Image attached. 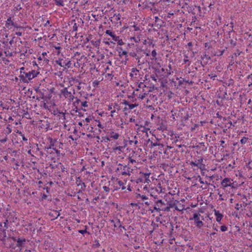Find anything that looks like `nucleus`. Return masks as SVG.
<instances>
[{"instance_id": "nucleus-8", "label": "nucleus", "mask_w": 252, "mask_h": 252, "mask_svg": "<svg viewBox=\"0 0 252 252\" xmlns=\"http://www.w3.org/2000/svg\"><path fill=\"white\" fill-rule=\"evenodd\" d=\"M107 109L110 111V116L111 117H117L118 116L119 111L121 110V106L117 103H111L108 105Z\"/></svg>"}, {"instance_id": "nucleus-56", "label": "nucleus", "mask_w": 252, "mask_h": 252, "mask_svg": "<svg viewBox=\"0 0 252 252\" xmlns=\"http://www.w3.org/2000/svg\"><path fill=\"white\" fill-rule=\"evenodd\" d=\"M71 62L70 61H68L67 63L65 62V67H67L68 68H69L71 66Z\"/></svg>"}, {"instance_id": "nucleus-38", "label": "nucleus", "mask_w": 252, "mask_h": 252, "mask_svg": "<svg viewBox=\"0 0 252 252\" xmlns=\"http://www.w3.org/2000/svg\"><path fill=\"white\" fill-rule=\"evenodd\" d=\"M138 105L136 104H130L129 103L127 107H125V109H129V110H132L134 109L135 107H137Z\"/></svg>"}, {"instance_id": "nucleus-51", "label": "nucleus", "mask_w": 252, "mask_h": 252, "mask_svg": "<svg viewBox=\"0 0 252 252\" xmlns=\"http://www.w3.org/2000/svg\"><path fill=\"white\" fill-rule=\"evenodd\" d=\"M248 140V137H243L240 140V142L242 144H244L247 143Z\"/></svg>"}, {"instance_id": "nucleus-49", "label": "nucleus", "mask_w": 252, "mask_h": 252, "mask_svg": "<svg viewBox=\"0 0 252 252\" xmlns=\"http://www.w3.org/2000/svg\"><path fill=\"white\" fill-rule=\"evenodd\" d=\"M216 44V42L215 41H212L211 43H210V45H209L208 43L206 42V48L208 47L209 49L211 47H212L213 46L215 45Z\"/></svg>"}, {"instance_id": "nucleus-21", "label": "nucleus", "mask_w": 252, "mask_h": 252, "mask_svg": "<svg viewBox=\"0 0 252 252\" xmlns=\"http://www.w3.org/2000/svg\"><path fill=\"white\" fill-rule=\"evenodd\" d=\"M65 112H61L60 111H58L56 115L59 118L60 121L62 123H65Z\"/></svg>"}, {"instance_id": "nucleus-50", "label": "nucleus", "mask_w": 252, "mask_h": 252, "mask_svg": "<svg viewBox=\"0 0 252 252\" xmlns=\"http://www.w3.org/2000/svg\"><path fill=\"white\" fill-rule=\"evenodd\" d=\"M57 63L61 66L65 67V62L63 60L58 61H57Z\"/></svg>"}, {"instance_id": "nucleus-45", "label": "nucleus", "mask_w": 252, "mask_h": 252, "mask_svg": "<svg viewBox=\"0 0 252 252\" xmlns=\"http://www.w3.org/2000/svg\"><path fill=\"white\" fill-rule=\"evenodd\" d=\"M174 207L176 210L180 211H182L184 209V207L183 206H181L180 205H179V206H178L177 205H175L174 204Z\"/></svg>"}, {"instance_id": "nucleus-12", "label": "nucleus", "mask_w": 252, "mask_h": 252, "mask_svg": "<svg viewBox=\"0 0 252 252\" xmlns=\"http://www.w3.org/2000/svg\"><path fill=\"white\" fill-rule=\"evenodd\" d=\"M92 119L91 117H87L84 119L83 128L86 132H94V127L91 125Z\"/></svg>"}, {"instance_id": "nucleus-16", "label": "nucleus", "mask_w": 252, "mask_h": 252, "mask_svg": "<svg viewBox=\"0 0 252 252\" xmlns=\"http://www.w3.org/2000/svg\"><path fill=\"white\" fill-rule=\"evenodd\" d=\"M5 27L9 30H12L15 28L18 29L21 28V27L18 26L16 23H14L13 21L11 20V17H9L7 19L5 23Z\"/></svg>"}, {"instance_id": "nucleus-47", "label": "nucleus", "mask_w": 252, "mask_h": 252, "mask_svg": "<svg viewBox=\"0 0 252 252\" xmlns=\"http://www.w3.org/2000/svg\"><path fill=\"white\" fill-rule=\"evenodd\" d=\"M136 161L135 159L132 158L131 157L128 158V165L129 164H133L134 163H136Z\"/></svg>"}, {"instance_id": "nucleus-37", "label": "nucleus", "mask_w": 252, "mask_h": 252, "mask_svg": "<svg viewBox=\"0 0 252 252\" xmlns=\"http://www.w3.org/2000/svg\"><path fill=\"white\" fill-rule=\"evenodd\" d=\"M157 53L156 50H153L151 52L152 58H151L152 60H157Z\"/></svg>"}, {"instance_id": "nucleus-3", "label": "nucleus", "mask_w": 252, "mask_h": 252, "mask_svg": "<svg viewBox=\"0 0 252 252\" xmlns=\"http://www.w3.org/2000/svg\"><path fill=\"white\" fill-rule=\"evenodd\" d=\"M39 74V71L34 69L28 71V69L26 70L24 67L20 68V75L19 78L20 81L22 83H28L32 79L36 77Z\"/></svg>"}, {"instance_id": "nucleus-7", "label": "nucleus", "mask_w": 252, "mask_h": 252, "mask_svg": "<svg viewBox=\"0 0 252 252\" xmlns=\"http://www.w3.org/2000/svg\"><path fill=\"white\" fill-rule=\"evenodd\" d=\"M165 189H162L160 183H159L156 187L151 188L150 189L149 188L147 190H148L151 196L158 198L159 194L165 193Z\"/></svg>"}, {"instance_id": "nucleus-6", "label": "nucleus", "mask_w": 252, "mask_h": 252, "mask_svg": "<svg viewBox=\"0 0 252 252\" xmlns=\"http://www.w3.org/2000/svg\"><path fill=\"white\" fill-rule=\"evenodd\" d=\"M130 167L127 165L119 164L117 168L116 172L119 175L122 176H130L132 172Z\"/></svg>"}, {"instance_id": "nucleus-39", "label": "nucleus", "mask_w": 252, "mask_h": 252, "mask_svg": "<svg viewBox=\"0 0 252 252\" xmlns=\"http://www.w3.org/2000/svg\"><path fill=\"white\" fill-rule=\"evenodd\" d=\"M37 59L39 61L43 60L45 62H48L49 61V60L47 58L44 57L41 55H39V54H38V55L37 56Z\"/></svg>"}, {"instance_id": "nucleus-5", "label": "nucleus", "mask_w": 252, "mask_h": 252, "mask_svg": "<svg viewBox=\"0 0 252 252\" xmlns=\"http://www.w3.org/2000/svg\"><path fill=\"white\" fill-rule=\"evenodd\" d=\"M148 88L146 85L143 82H140L134 91L133 94L137 99L143 100L148 94Z\"/></svg>"}, {"instance_id": "nucleus-59", "label": "nucleus", "mask_w": 252, "mask_h": 252, "mask_svg": "<svg viewBox=\"0 0 252 252\" xmlns=\"http://www.w3.org/2000/svg\"><path fill=\"white\" fill-rule=\"evenodd\" d=\"M9 109V106L6 104H4V106L3 107V111L8 110Z\"/></svg>"}, {"instance_id": "nucleus-4", "label": "nucleus", "mask_w": 252, "mask_h": 252, "mask_svg": "<svg viewBox=\"0 0 252 252\" xmlns=\"http://www.w3.org/2000/svg\"><path fill=\"white\" fill-rule=\"evenodd\" d=\"M74 93V92L72 93L71 91H69L66 87L61 89L59 93L61 101L64 105L66 103L69 105L75 98Z\"/></svg>"}, {"instance_id": "nucleus-64", "label": "nucleus", "mask_w": 252, "mask_h": 252, "mask_svg": "<svg viewBox=\"0 0 252 252\" xmlns=\"http://www.w3.org/2000/svg\"><path fill=\"white\" fill-rule=\"evenodd\" d=\"M79 233L82 234H84V233H86L87 232V229L86 228L84 230H79L78 231Z\"/></svg>"}, {"instance_id": "nucleus-53", "label": "nucleus", "mask_w": 252, "mask_h": 252, "mask_svg": "<svg viewBox=\"0 0 252 252\" xmlns=\"http://www.w3.org/2000/svg\"><path fill=\"white\" fill-rule=\"evenodd\" d=\"M102 189L104 191H105L106 193H108L110 191V189L109 187L104 186L102 187Z\"/></svg>"}, {"instance_id": "nucleus-15", "label": "nucleus", "mask_w": 252, "mask_h": 252, "mask_svg": "<svg viewBox=\"0 0 252 252\" xmlns=\"http://www.w3.org/2000/svg\"><path fill=\"white\" fill-rule=\"evenodd\" d=\"M126 146V142H124L121 145H116L112 149V152L118 154H120L124 151Z\"/></svg>"}, {"instance_id": "nucleus-61", "label": "nucleus", "mask_w": 252, "mask_h": 252, "mask_svg": "<svg viewBox=\"0 0 252 252\" xmlns=\"http://www.w3.org/2000/svg\"><path fill=\"white\" fill-rule=\"evenodd\" d=\"M209 76L210 77L211 79L214 80L215 78L217 77V75L216 74H209Z\"/></svg>"}, {"instance_id": "nucleus-35", "label": "nucleus", "mask_w": 252, "mask_h": 252, "mask_svg": "<svg viewBox=\"0 0 252 252\" xmlns=\"http://www.w3.org/2000/svg\"><path fill=\"white\" fill-rule=\"evenodd\" d=\"M105 77L107 79H109L110 80H112L113 78L112 71H109L108 72H105Z\"/></svg>"}, {"instance_id": "nucleus-14", "label": "nucleus", "mask_w": 252, "mask_h": 252, "mask_svg": "<svg viewBox=\"0 0 252 252\" xmlns=\"http://www.w3.org/2000/svg\"><path fill=\"white\" fill-rule=\"evenodd\" d=\"M135 198L138 201L144 202V203L147 206L150 205L151 201H148V197L146 195L136 193Z\"/></svg>"}, {"instance_id": "nucleus-32", "label": "nucleus", "mask_w": 252, "mask_h": 252, "mask_svg": "<svg viewBox=\"0 0 252 252\" xmlns=\"http://www.w3.org/2000/svg\"><path fill=\"white\" fill-rule=\"evenodd\" d=\"M94 123H96V124H97V126L98 128V130L100 132L101 129H102L104 128L103 126L101 124V123L99 120H94Z\"/></svg>"}, {"instance_id": "nucleus-30", "label": "nucleus", "mask_w": 252, "mask_h": 252, "mask_svg": "<svg viewBox=\"0 0 252 252\" xmlns=\"http://www.w3.org/2000/svg\"><path fill=\"white\" fill-rule=\"evenodd\" d=\"M79 101H80L81 106V107L82 108V109L84 111H86V109H85V108H87L88 107V102L86 101V100L82 101H80L79 99H77V102H78Z\"/></svg>"}, {"instance_id": "nucleus-23", "label": "nucleus", "mask_w": 252, "mask_h": 252, "mask_svg": "<svg viewBox=\"0 0 252 252\" xmlns=\"http://www.w3.org/2000/svg\"><path fill=\"white\" fill-rule=\"evenodd\" d=\"M49 45L51 48H55V49L58 50V54H59L60 53V50L61 49V47H60V44L59 43H50Z\"/></svg>"}, {"instance_id": "nucleus-33", "label": "nucleus", "mask_w": 252, "mask_h": 252, "mask_svg": "<svg viewBox=\"0 0 252 252\" xmlns=\"http://www.w3.org/2000/svg\"><path fill=\"white\" fill-rule=\"evenodd\" d=\"M8 220L10 222H15L17 220V217L14 214L10 215L8 217Z\"/></svg>"}, {"instance_id": "nucleus-18", "label": "nucleus", "mask_w": 252, "mask_h": 252, "mask_svg": "<svg viewBox=\"0 0 252 252\" xmlns=\"http://www.w3.org/2000/svg\"><path fill=\"white\" fill-rule=\"evenodd\" d=\"M121 15L120 13H115L111 18V21L114 23L115 26L121 25Z\"/></svg>"}, {"instance_id": "nucleus-25", "label": "nucleus", "mask_w": 252, "mask_h": 252, "mask_svg": "<svg viewBox=\"0 0 252 252\" xmlns=\"http://www.w3.org/2000/svg\"><path fill=\"white\" fill-rule=\"evenodd\" d=\"M105 33L110 35L114 41L117 40V39L119 37V36H117L113 32L109 30H106Z\"/></svg>"}, {"instance_id": "nucleus-44", "label": "nucleus", "mask_w": 252, "mask_h": 252, "mask_svg": "<svg viewBox=\"0 0 252 252\" xmlns=\"http://www.w3.org/2000/svg\"><path fill=\"white\" fill-rule=\"evenodd\" d=\"M11 131H12V129H11V126L10 125H8L6 127L5 132L8 134L10 133L11 132Z\"/></svg>"}, {"instance_id": "nucleus-52", "label": "nucleus", "mask_w": 252, "mask_h": 252, "mask_svg": "<svg viewBox=\"0 0 252 252\" xmlns=\"http://www.w3.org/2000/svg\"><path fill=\"white\" fill-rule=\"evenodd\" d=\"M224 50H221V51H219L217 53H216L214 55L215 56H221L223 55V53H224Z\"/></svg>"}, {"instance_id": "nucleus-41", "label": "nucleus", "mask_w": 252, "mask_h": 252, "mask_svg": "<svg viewBox=\"0 0 252 252\" xmlns=\"http://www.w3.org/2000/svg\"><path fill=\"white\" fill-rule=\"evenodd\" d=\"M114 227L116 228L117 227H122V225L121 224V221L117 219L115 222L114 224Z\"/></svg>"}, {"instance_id": "nucleus-34", "label": "nucleus", "mask_w": 252, "mask_h": 252, "mask_svg": "<svg viewBox=\"0 0 252 252\" xmlns=\"http://www.w3.org/2000/svg\"><path fill=\"white\" fill-rule=\"evenodd\" d=\"M136 182L137 184L144 183L143 173H140V176L136 179Z\"/></svg>"}, {"instance_id": "nucleus-57", "label": "nucleus", "mask_w": 252, "mask_h": 252, "mask_svg": "<svg viewBox=\"0 0 252 252\" xmlns=\"http://www.w3.org/2000/svg\"><path fill=\"white\" fill-rule=\"evenodd\" d=\"M196 181H199L201 184H204V181L200 176H198L196 178Z\"/></svg>"}, {"instance_id": "nucleus-36", "label": "nucleus", "mask_w": 252, "mask_h": 252, "mask_svg": "<svg viewBox=\"0 0 252 252\" xmlns=\"http://www.w3.org/2000/svg\"><path fill=\"white\" fill-rule=\"evenodd\" d=\"M139 70L136 68H132L131 69V72L130 73V76L133 77L134 75H137V73Z\"/></svg>"}, {"instance_id": "nucleus-55", "label": "nucleus", "mask_w": 252, "mask_h": 252, "mask_svg": "<svg viewBox=\"0 0 252 252\" xmlns=\"http://www.w3.org/2000/svg\"><path fill=\"white\" fill-rule=\"evenodd\" d=\"M220 229L222 232H224L227 230V227L225 225H221Z\"/></svg>"}, {"instance_id": "nucleus-62", "label": "nucleus", "mask_w": 252, "mask_h": 252, "mask_svg": "<svg viewBox=\"0 0 252 252\" xmlns=\"http://www.w3.org/2000/svg\"><path fill=\"white\" fill-rule=\"evenodd\" d=\"M122 103L125 105L126 107H127L128 105L129 104V102L126 100H123Z\"/></svg>"}, {"instance_id": "nucleus-24", "label": "nucleus", "mask_w": 252, "mask_h": 252, "mask_svg": "<svg viewBox=\"0 0 252 252\" xmlns=\"http://www.w3.org/2000/svg\"><path fill=\"white\" fill-rule=\"evenodd\" d=\"M162 70L164 71L168 75H171L173 72V71H172L171 65L170 64L166 66L165 68H162Z\"/></svg>"}, {"instance_id": "nucleus-20", "label": "nucleus", "mask_w": 252, "mask_h": 252, "mask_svg": "<svg viewBox=\"0 0 252 252\" xmlns=\"http://www.w3.org/2000/svg\"><path fill=\"white\" fill-rule=\"evenodd\" d=\"M150 128L146 127L145 126H140L137 128V131L139 132H142L145 133V135L148 136V132L150 131Z\"/></svg>"}, {"instance_id": "nucleus-40", "label": "nucleus", "mask_w": 252, "mask_h": 252, "mask_svg": "<svg viewBox=\"0 0 252 252\" xmlns=\"http://www.w3.org/2000/svg\"><path fill=\"white\" fill-rule=\"evenodd\" d=\"M56 4L58 6H63L64 2L63 0H55Z\"/></svg>"}, {"instance_id": "nucleus-46", "label": "nucleus", "mask_w": 252, "mask_h": 252, "mask_svg": "<svg viewBox=\"0 0 252 252\" xmlns=\"http://www.w3.org/2000/svg\"><path fill=\"white\" fill-rule=\"evenodd\" d=\"M115 42H117L118 44L119 45H123L124 44V42H123V40L120 38V36L118 37V38L117 39V40H116Z\"/></svg>"}, {"instance_id": "nucleus-10", "label": "nucleus", "mask_w": 252, "mask_h": 252, "mask_svg": "<svg viewBox=\"0 0 252 252\" xmlns=\"http://www.w3.org/2000/svg\"><path fill=\"white\" fill-rule=\"evenodd\" d=\"M154 209L158 212H160V211H169L170 207L166 206L165 203L162 200L159 199L156 202V204L154 207Z\"/></svg>"}, {"instance_id": "nucleus-63", "label": "nucleus", "mask_w": 252, "mask_h": 252, "mask_svg": "<svg viewBox=\"0 0 252 252\" xmlns=\"http://www.w3.org/2000/svg\"><path fill=\"white\" fill-rule=\"evenodd\" d=\"M91 125H92V126H93L94 127V129L95 128V129H96V128L95 127L96 126H97V124H96V123H94V120H92V121H91Z\"/></svg>"}, {"instance_id": "nucleus-42", "label": "nucleus", "mask_w": 252, "mask_h": 252, "mask_svg": "<svg viewBox=\"0 0 252 252\" xmlns=\"http://www.w3.org/2000/svg\"><path fill=\"white\" fill-rule=\"evenodd\" d=\"M157 129L158 130H159L163 132L166 130L167 127L165 126L162 125L158 126Z\"/></svg>"}, {"instance_id": "nucleus-48", "label": "nucleus", "mask_w": 252, "mask_h": 252, "mask_svg": "<svg viewBox=\"0 0 252 252\" xmlns=\"http://www.w3.org/2000/svg\"><path fill=\"white\" fill-rule=\"evenodd\" d=\"M164 145L162 144V148L160 146H158L157 150L159 154H162L163 151H164Z\"/></svg>"}, {"instance_id": "nucleus-19", "label": "nucleus", "mask_w": 252, "mask_h": 252, "mask_svg": "<svg viewBox=\"0 0 252 252\" xmlns=\"http://www.w3.org/2000/svg\"><path fill=\"white\" fill-rule=\"evenodd\" d=\"M232 180H231L230 178H225L221 182V185L224 188L230 187L232 185V184H233L232 183Z\"/></svg>"}, {"instance_id": "nucleus-27", "label": "nucleus", "mask_w": 252, "mask_h": 252, "mask_svg": "<svg viewBox=\"0 0 252 252\" xmlns=\"http://www.w3.org/2000/svg\"><path fill=\"white\" fill-rule=\"evenodd\" d=\"M156 138L157 139L156 141H150L151 147L160 146L162 148V144L159 142V139L157 137Z\"/></svg>"}, {"instance_id": "nucleus-1", "label": "nucleus", "mask_w": 252, "mask_h": 252, "mask_svg": "<svg viewBox=\"0 0 252 252\" xmlns=\"http://www.w3.org/2000/svg\"><path fill=\"white\" fill-rule=\"evenodd\" d=\"M48 145L45 147L47 156L54 162L58 160L61 156L63 143L60 140L51 137L47 138Z\"/></svg>"}, {"instance_id": "nucleus-26", "label": "nucleus", "mask_w": 252, "mask_h": 252, "mask_svg": "<svg viewBox=\"0 0 252 252\" xmlns=\"http://www.w3.org/2000/svg\"><path fill=\"white\" fill-rule=\"evenodd\" d=\"M76 184L77 186L80 187L81 189L84 190L86 188V185L84 182H82L81 178L78 177L76 180Z\"/></svg>"}, {"instance_id": "nucleus-29", "label": "nucleus", "mask_w": 252, "mask_h": 252, "mask_svg": "<svg viewBox=\"0 0 252 252\" xmlns=\"http://www.w3.org/2000/svg\"><path fill=\"white\" fill-rule=\"evenodd\" d=\"M215 215L216 217V220L220 222L221 220L223 215L219 211L215 210Z\"/></svg>"}, {"instance_id": "nucleus-2", "label": "nucleus", "mask_w": 252, "mask_h": 252, "mask_svg": "<svg viewBox=\"0 0 252 252\" xmlns=\"http://www.w3.org/2000/svg\"><path fill=\"white\" fill-rule=\"evenodd\" d=\"M27 241L24 237H11L5 240L4 245L12 250H19L21 252L27 243Z\"/></svg>"}, {"instance_id": "nucleus-43", "label": "nucleus", "mask_w": 252, "mask_h": 252, "mask_svg": "<svg viewBox=\"0 0 252 252\" xmlns=\"http://www.w3.org/2000/svg\"><path fill=\"white\" fill-rule=\"evenodd\" d=\"M226 126H225L228 128H231V126H234V125H232V122L230 120H227V122L225 123Z\"/></svg>"}, {"instance_id": "nucleus-11", "label": "nucleus", "mask_w": 252, "mask_h": 252, "mask_svg": "<svg viewBox=\"0 0 252 252\" xmlns=\"http://www.w3.org/2000/svg\"><path fill=\"white\" fill-rule=\"evenodd\" d=\"M121 136V134L117 130L109 129L107 133L106 139L107 141H112L117 140Z\"/></svg>"}, {"instance_id": "nucleus-54", "label": "nucleus", "mask_w": 252, "mask_h": 252, "mask_svg": "<svg viewBox=\"0 0 252 252\" xmlns=\"http://www.w3.org/2000/svg\"><path fill=\"white\" fill-rule=\"evenodd\" d=\"M84 123V119H82V120H81L80 121H79L78 122V125L79 126L82 127V128H83V126H84V124L83 123Z\"/></svg>"}, {"instance_id": "nucleus-17", "label": "nucleus", "mask_w": 252, "mask_h": 252, "mask_svg": "<svg viewBox=\"0 0 252 252\" xmlns=\"http://www.w3.org/2000/svg\"><path fill=\"white\" fill-rule=\"evenodd\" d=\"M150 173H143V178L144 180V184L146 185L143 187L144 190H147L149 187V184L151 183V180L150 179Z\"/></svg>"}, {"instance_id": "nucleus-58", "label": "nucleus", "mask_w": 252, "mask_h": 252, "mask_svg": "<svg viewBox=\"0 0 252 252\" xmlns=\"http://www.w3.org/2000/svg\"><path fill=\"white\" fill-rule=\"evenodd\" d=\"M131 39L133 40L136 43L140 41V39L138 37H132Z\"/></svg>"}, {"instance_id": "nucleus-60", "label": "nucleus", "mask_w": 252, "mask_h": 252, "mask_svg": "<svg viewBox=\"0 0 252 252\" xmlns=\"http://www.w3.org/2000/svg\"><path fill=\"white\" fill-rule=\"evenodd\" d=\"M99 81L95 80L93 82V85L94 87H95L99 85Z\"/></svg>"}, {"instance_id": "nucleus-13", "label": "nucleus", "mask_w": 252, "mask_h": 252, "mask_svg": "<svg viewBox=\"0 0 252 252\" xmlns=\"http://www.w3.org/2000/svg\"><path fill=\"white\" fill-rule=\"evenodd\" d=\"M118 185V189H121L124 190V192H126V190L130 191L131 190V188L129 185H126V181H118L117 182Z\"/></svg>"}, {"instance_id": "nucleus-9", "label": "nucleus", "mask_w": 252, "mask_h": 252, "mask_svg": "<svg viewBox=\"0 0 252 252\" xmlns=\"http://www.w3.org/2000/svg\"><path fill=\"white\" fill-rule=\"evenodd\" d=\"M190 220H193L194 224L199 228L203 225L202 221L204 220V218L199 213H194L193 218H190Z\"/></svg>"}, {"instance_id": "nucleus-31", "label": "nucleus", "mask_w": 252, "mask_h": 252, "mask_svg": "<svg viewBox=\"0 0 252 252\" xmlns=\"http://www.w3.org/2000/svg\"><path fill=\"white\" fill-rule=\"evenodd\" d=\"M213 177V176H206V181H205V183H206V185H208V184L209 185H211V186H213V188H215V186L211 184V181Z\"/></svg>"}, {"instance_id": "nucleus-22", "label": "nucleus", "mask_w": 252, "mask_h": 252, "mask_svg": "<svg viewBox=\"0 0 252 252\" xmlns=\"http://www.w3.org/2000/svg\"><path fill=\"white\" fill-rule=\"evenodd\" d=\"M118 54L120 57L122 58L123 56H125V61L126 63L127 61V52L126 51L123 50L122 48H120L118 50Z\"/></svg>"}, {"instance_id": "nucleus-28", "label": "nucleus", "mask_w": 252, "mask_h": 252, "mask_svg": "<svg viewBox=\"0 0 252 252\" xmlns=\"http://www.w3.org/2000/svg\"><path fill=\"white\" fill-rule=\"evenodd\" d=\"M191 164L193 166H198L199 165V168L200 169V170L201 171L202 174L203 175L204 172V170L205 169V165L202 164H200L199 162L196 163V162H191Z\"/></svg>"}]
</instances>
